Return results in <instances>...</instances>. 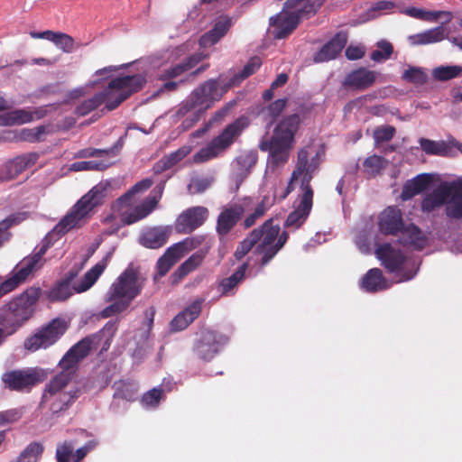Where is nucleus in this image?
Here are the masks:
<instances>
[{"label": "nucleus", "mask_w": 462, "mask_h": 462, "mask_svg": "<svg viewBox=\"0 0 462 462\" xmlns=\"http://www.w3.org/2000/svg\"><path fill=\"white\" fill-rule=\"evenodd\" d=\"M312 146L306 145L299 149L297 161L291 172V181L301 178L300 189L302 194L296 208L291 212L284 223L285 227L300 228L307 220L313 205V189L310 181L314 172L321 163V152L318 151L314 155L311 152Z\"/></svg>", "instance_id": "f257e3e1"}, {"label": "nucleus", "mask_w": 462, "mask_h": 462, "mask_svg": "<svg viewBox=\"0 0 462 462\" xmlns=\"http://www.w3.org/2000/svg\"><path fill=\"white\" fill-rule=\"evenodd\" d=\"M145 83V77L141 74L113 79L103 91L80 102L76 106L74 113L78 116H85L102 104H106V108L108 111L115 110L133 94L140 91Z\"/></svg>", "instance_id": "f03ea898"}, {"label": "nucleus", "mask_w": 462, "mask_h": 462, "mask_svg": "<svg viewBox=\"0 0 462 462\" xmlns=\"http://www.w3.org/2000/svg\"><path fill=\"white\" fill-rule=\"evenodd\" d=\"M301 121L299 114L285 116L276 124L272 135L261 140L258 147L268 152V162L272 166L279 167L288 162Z\"/></svg>", "instance_id": "7ed1b4c3"}, {"label": "nucleus", "mask_w": 462, "mask_h": 462, "mask_svg": "<svg viewBox=\"0 0 462 462\" xmlns=\"http://www.w3.org/2000/svg\"><path fill=\"white\" fill-rule=\"evenodd\" d=\"M145 279L132 266H128L111 284L106 292V301L111 302L101 310V317L107 319L125 311L132 301L141 294Z\"/></svg>", "instance_id": "20e7f679"}, {"label": "nucleus", "mask_w": 462, "mask_h": 462, "mask_svg": "<svg viewBox=\"0 0 462 462\" xmlns=\"http://www.w3.org/2000/svg\"><path fill=\"white\" fill-rule=\"evenodd\" d=\"M109 259L110 254H107L90 268L80 280L76 279L81 271V267H72L46 292L48 300L51 302L65 301L74 293H82L89 290L106 270Z\"/></svg>", "instance_id": "39448f33"}, {"label": "nucleus", "mask_w": 462, "mask_h": 462, "mask_svg": "<svg viewBox=\"0 0 462 462\" xmlns=\"http://www.w3.org/2000/svg\"><path fill=\"white\" fill-rule=\"evenodd\" d=\"M110 187L108 182H99L72 207L70 211L55 226L58 233L66 234L70 229L79 226L80 221L88 217L90 212L103 203L106 191Z\"/></svg>", "instance_id": "423d86ee"}, {"label": "nucleus", "mask_w": 462, "mask_h": 462, "mask_svg": "<svg viewBox=\"0 0 462 462\" xmlns=\"http://www.w3.org/2000/svg\"><path fill=\"white\" fill-rule=\"evenodd\" d=\"M450 198L446 214L450 218H462V179L450 183H442L421 201V210L430 213L444 205Z\"/></svg>", "instance_id": "0eeeda50"}, {"label": "nucleus", "mask_w": 462, "mask_h": 462, "mask_svg": "<svg viewBox=\"0 0 462 462\" xmlns=\"http://www.w3.org/2000/svg\"><path fill=\"white\" fill-rule=\"evenodd\" d=\"M69 384L60 379L50 380L42 394L39 408L47 410L51 416L60 417L79 398L82 391L75 386L67 390Z\"/></svg>", "instance_id": "6e6552de"}, {"label": "nucleus", "mask_w": 462, "mask_h": 462, "mask_svg": "<svg viewBox=\"0 0 462 462\" xmlns=\"http://www.w3.org/2000/svg\"><path fill=\"white\" fill-rule=\"evenodd\" d=\"M263 229V239L254 254L260 256L258 264L260 268L265 267L276 256V254L284 247L288 239L289 234L287 231L281 232L279 225L273 224V219L269 218L261 225Z\"/></svg>", "instance_id": "1a4fd4ad"}, {"label": "nucleus", "mask_w": 462, "mask_h": 462, "mask_svg": "<svg viewBox=\"0 0 462 462\" xmlns=\"http://www.w3.org/2000/svg\"><path fill=\"white\" fill-rule=\"evenodd\" d=\"M48 247V245H43L36 253L24 257L16 264L10 276L0 282V299L14 291L19 285L25 282L35 271L42 267L45 262L43 255L46 254Z\"/></svg>", "instance_id": "9d476101"}, {"label": "nucleus", "mask_w": 462, "mask_h": 462, "mask_svg": "<svg viewBox=\"0 0 462 462\" xmlns=\"http://www.w3.org/2000/svg\"><path fill=\"white\" fill-rule=\"evenodd\" d=\"M244 125L241 119H236L226 126V128L206 146L199 150L193 155L196 163H204L218 156H221L242 134Z\"/></svg>", "instance_id": "9b49d317"}, {"label": "nucleus", "mask_w": 462, "mask_h": 462, "mask_svg": "<svg viewBox=\"0 0 462 462\" xmlns=\"http://www.w3.org/2000/svg\"><path fill=\"white\" fill-rule=\"evenodd\" d=\"M93 342L94 337L88 336L72 346L59 362L60 372L51 380L60 379L63 383L69 384L77 374L79 363L89 355Z\"/></svg>", "instance_id": "f8f14e48"}, {"label": "nucleus", "mask_w": 462, "mask_h": 462, "mask_svg": "<svg viewBox=\"0 0 462 462\" xmlns=\"http://www.w3.org/2000/svg\"><path fill=\"white\" fill-rule=\"evenodd\" d=\"M68 326L61 319H54L42 327L24 341V348L35 352L40 348H48L54 345L67 331Z\"/></svg>", "instance_id": "ddd939ff"}, {"label": "nucleus", "mask_w": 462, "mask_h": 462, "mask_svg": "<svg viewBox=\"0 0 462 462\" xmlns=\"http://www.w3.org/2000/svg\"><path fill=\"white\" fill-rule=\"evenodd\" d=\"M1 380L5 388L9 391L29 393L42 378L40 369L28 367L6 371L1 375Z\"/></svg>", "instance_id": "4468645a"}, {"label": "nucleus", "mask_w": 462, "mask_h": 462, "mask_svg": "<svg viewBox=\"0 0 462 462\" xmlns=\"http://www.w3.org/2000/svg\"><path fill=\"white\" fill-rule=\"evenodd\" d=\"M42 293L39 286H32L27 288L18 296L14 297L5 306L12 312V314L23 325L28 321L35 310V305Z\"/></svg>", "instance_id": "2eb2a0df"}, {"label": "nucleus", "mask_w": 462, "mask_h": 462, "mask_svg": "<svg viewBox=\"0 0 462 462\" xmlns=\"http://www.w3.org/2000/svg\"><path fill=\"white\" fill-rule=\"evenodd\" d=\"M199 245V241L197 238H186L167 248L156 263L157 273L154 275V280H159L165 276L188 251Z\"/></svg>", "instance_id": "dca6fc26"}, {"label": "nucleus", "mask_w": 462, "mask_h": 462, "mask_svg": "<svg viewBox=\"0 0 462 462\" xmlns=\"http://www.w3.org/2000/svg\"><path fill=\"white\" fill-rule=\"evenodd\" d=\"M230 88H232L230 81L220 84L218 79H210L196 88L191 95L199 107L207 111L215 102L219 101Z\"/></svg>", "instance_id": "f3484780"}, {"label": "nucleus", "mask_w": 462, "mask_h": 462, "mask_svg": "<svg viewBox=\"0 0 462 462\" xmlns=\"http://www.w3.org/2000/svg\"><path fill=\"white\" fill-rule=\"evenodd\" d=\"M228 338L212 330L203 331L196 342L193 351L203 361L211 360L226 344Z\"/></svg>", "instance_id": "a211bd4d"}, {"label": "nucleus", "mask_w": 462, "mask_h": 462, "mask_svg": "<svg viewBox=\"0 0 462 462\" xmlns=\"http://www.w3.org/2000/svg\"><path fill=\"white\" fill-rule=\"evenodd\" d=\"M36 152L23 153L8 161L0 169V182L9 181L17 178L22 172L33 166L39 160Z\"/></svg>", "instance_id": "6ab92c4d"}, {"label": "nucleus", "mask_w": 462, "mask_h": 462, "mask_svg": "<svg viewBox=\"0 0 462 462\" xmlns=\"http://www.w3.org/2000/svg\"><path fill=\"white\" fill-rule=\"evenodd\" d=\"M208 217L205 207H192L183 211L176 219L175 229L179 234H190L201 226Z\"/></svg>", "instance_id": "aec40b11"}, {"label": "nucleus", "mask_w": 462, "mask_h": 462, "mask_svg": "<svg viewBox=\"0 0 462 462\" xmlns=\"http://www.w3.org/2000/svg\"><path fill=\"white\" fill-rule=\"evenodd\" d=\"M404 227L402 213L396 206L383 209L378 217V229L385 236H396Z\"/></svg>", "instance_id": "412c9836"}, {"label": "nucleus", "mask_w": 462, "mask_h": 462, "mask_svg": "<svg viewBox=\"0 0 462 462\" xmlns=\"http://www.w3.org/2000/svg\"><path fill=\"white\" fill-rule=\"evenodd\" d=\"M171 226H155L144 229L139 236V244L149 249L162 247L172 234Z\"/></svg>", "instance_id": "4be33fe9"}, {"label": "nucleus", "mask_w": 462, "mask_h": 462, "mask_svg": "<svg viewBox=\"0 0 462 462\" xmlns=\"http://www.w3.org/2000/svg\"><path fill=\"white\" fill-rule=\"evenodd\" d=\"M377 73L365 67H360L346 74L343 86L355 90H365L376 81Z\"/></svg>", "instance_id": "5701e85b"}, {"label": "nucleus", "mask_w": 462, "mask_h": 462, "mask_svg": "<svg viewBox=\"0 0 462 462\" xmlns=\"http://www.w3.org/2000/svg\"><path fill=\"white\" fill-rule=\"evenodd\" d=\"M377 258L389 273H397L401 271L406 256L399 250L395 249L390 244H383L375 250Z\"/></svg>", "instance_id": "b1692460"}, {"label": "nucleus", "mask_w": 462, "mask_h": 462, "mask_svg": "<svg viewBox=\"0 0 462 462\" xmlns=\"http://www.w3.org/2000/svg\"><path fill=\"white\" fill-rule=\"evenodd\" d=\"M245 213L240 204H235L224 208L217 217L216 230L218 236H225L236 226Z\"/></svg>", "instance_id": "393cba45"}, {"label": "nucleus", "mask_w": 462, "mask_h": 462, "mask_svg": "<svg viewBox=\"0 0 462 462\" xmlns=\"http://www.w3.org/2000/svg\"><path fill=\"white\" fill-rule=\"evenodd\" d=\"M204 59L205 55L203 53H193L184 59L182 61L163 69L159 76V79L169 80L177 79L194 69Z\"/></svg>", "instance_id": "a878e982"}, {"label": "nucleus", "mask_w": 462, "mask_h": 462, "mask_svg": "<svg viewBox=\"0 0 462 462\" xmlns=\"http://www.w3.org/2000/svg\"><path fill=\"white\" fill-rule=\"evenodd\" d=\"M347 42V34L338 32L314 56L315 62H324L334 60L342 51Z\"/></svg>", "instance_id": "bb28decb"}, {"label": "nucleus", "mask_w": 462, "mask_h": 462, "mask_svg": "<svg viewBox=\"0 0 462 462\" xmlns=\"http://www.w3.org/2000/svg\"><path fill=\"white\" fill-rule=\"evenodd\" d=\"M159 188V195L147 197L140 205L136 206L132 212L124 216L123 222L125 225H132L139 220L148 217L157 207L162 197L163 186Z\"/></svg>", "instance_id": "cd10ccee"}, {"label": "nucleus", "mask_w": 462, "mask_h": 462, "mask_svg": "<svg viewBox=\"0 0 462 462\" xmlns=\"http://www.w3.org/2000/svg\"><path fill=\"white\" fill-rule=\"evenodd\" d=\"M30 36L33 39H45L53 42L62 51L71 53L75 50L74 39L64 32L47 30L44 32H31Z\"/></svg>", "instance_id": "c85d7f7f"}, {"label": "nucleus", "mask_w": 462, "mask_h": 462, "mask_svg": "<svg viewBox=\"0 0 462 462\" xmlns=\"http://www.w3.org/2000/svg\"><path fill=\"white\" fill-rule=\"evenodd\" d=\"M402 237L400 243L404 246H411L416 250H421L425 247L427 237L422 230L413 223L404 224L403 229L400 231Z\"/></svg>", "instance_id": "c756f323"}, {"label": "nucleus", "mask_w": 462, "mask_h": 462, "mask_svg": "<svg viewBox=\"0 0 462 462\" xmlns=\"http://www.w3.org/2000/svg\"><path fill=\"white\" fill-rule=\"evenodd\" d=\"M231 25V18L227 16L219 17L213 28L201 36L199 40L200 45L204 47L214 45L227 33Z\"/></svg>", "instance_id": "7c9ffc66"}, {"label": "nucleus", "mask_w": 462, "mask_h": 462, "mask_svg": "<svg viewBox=\"0 0 462 462\" xmlns=\"http://www.w3.org/2000/svg\"><path fill=\"white\" fill-rule=\"evenodd\" d=\"M248 267V262L243 263L232 275L220 281L218 290L221 296H232L236 293V288L245 278Z\"/></svg>", "instance_id": "2f4dec72"}, {"label": "nucleus", "mask_w": 462, "mask_h": 462, "mask_svg": "<svg viewBox=\"0 0 462 462\" xmlns=\"http://www.w3.org/2000/svg\"><path fill=\"white\" fill-rule=\"evenodd\" d=\"M432 181L430 174L422 173L419 174L412 180H408L402 190V199L408 200L412 199L414 196L425 191Z\"/></svg>", "instance_id": "473e14b6"}, {"label": "nucleus", "mask_w": 462, "mask_h": 462, "mask_svg": "<svg viewBox=\"0 0 462 462\" xmlns=\"http://www.w3.org/2000/svg\"><path fill=\"white\" fill-rule=\"evenodd\" d=\"M261 226L254 228L236 246L234 257L236 261L242 260L254 248L261 245L263 239Z\"/></svg>", "instance_id": "72a5a7b5"}, {"label": "nucleus", "mask_w": 462, "mask_h": 462, "mask_svg": "<svg viewBox=\"0 0 462 462\" xmlns=\"http://www.w3.org/2000/svg\"><path fill=\"white\" fill-rule=\"evenodd\" d=\"M282 12L291 16H297V19L300 21L315 14L317 9L310 0H286Z\"/></svg>", "instance_id": "f704fd0d"}, {"label": "nucleus", "mask_w": 462, "mask_h": 462, "mask_svg": "<svg viewBox=\"0 0 462 462\" xmlns=\"http://www.w3.org/2000/svg\"><path fill=\"white\" fill-rule=\"evenodd\" d=\"M361 287L367 292L374 293L387 290L390 285L378 268L370 269L363 277Z\"/></svg>", "instance_id": "c9c22d12"}, {"label": "nucleus", "mask_w": 462, "mask_h": 462, "mask_svg": "<svg viewBox=\"0 0 462 462\" xmlns=\"http://www.w3.org/2000/svg\"><path fill=\"white\" fill-rule=\"evenodd\" d=\"M204 256L199 253L193 254L182 263L171 275L172 285L180 283L189 273L195 271L203 262Z\"/></svg>", "instance_id": "e433bc0d"}, {"label": "nucleus", "mask_w": 462, "mask_h": 462, "mask_svg": "<svg viewBox=\"0 0 462 462\" xmlns=\"http://www.w3.org/2000/svg\"><path fill=\"white\" fill-rule=\"evenodd\" d=\"M273 20L272 24L277 27V32H275V38L277 39L286 38L296 29L300 23L297 16H291L286 13L277 15Z\"/></svg>", "instance_id": "4c0bfd02"}, {"label": "nucleus", "mask_w": 462, "mask_h": 462, "mask_svg": "<svg viewBox=\"0 0 462 462\" xmlns=\"http://www.w3.org/2000/svg\"><path fill=\"white\" fill-rule=\"evenodd\" d=\"M187 155V152L184 148L178 149L175 152H171L168 155L163 156L152 167V171L155 174H161L163 171L172 168Z\"/></svg>", "instance_id": "58836bf2"}, {"label": "nucleus", "mask_w": 462, "mask_h": 462, "mask_svg": "<svg viewBox=\"0 0 462 462\" xmlns=\"http://www.w3.org/2000/svg\"><path fill=\"white\" fill-rule=\"evenodd\" d=\"M123 147V140L120 138L112 147L108 149H96L85 148L79 150L76 158H91V157H103V156H116Z\"/></svg>", "instance_id": "ea45409f"}, {"label": "nucleus", "mask_w": 462, "mask_h": 462, "mask_svg": "<svg viewBox=\"0 0 462 462\" xmlns=\"http://www.w3.org/2000/svg\"><path fill=\"white\" fill-rule=\"evenodd\" d=\"M273 205V199H271L268 196H264L256 205L254 211L248 214L244 219V228L247 229L253 226L260 218L265 215V213L272 208Z\"/></svg>", "instance_id": "a19ab883"}, {"label": "nucleus", "mask_w": 462, "mask_h": 462, "mask_svg": "<svg viewBox=\"0 0 462 462\" xmlns=\"http://www.w3.org/2000/svg\"><path fill=\"white\" fill-rule=\"evenodd\" d=\"M26 217V212H18L11 214L6 218L0 221V247H2L5 243L10 239L11 233L9 232V229L25 220Z\"/></svg>", "instance_id": "79ce46f5"}, {"label": "nucleus", "mask_w": 462, "mask_h": 462, "mask_svg": "<svg viewBox=\"0 0 462 462\" xmlns=\"http://www.w3.org/2000/svg\"><path fill=\"white\" fill-rule=\"evenodd\" d=\"M26 217V212H18L11 214L6 218L0 221V247H2L5 243L10 239L11 233L9 232V229L25 220Z\"/></svg>", "instance_id": "37998d69"}, {"label": "nucleus", "mask_w": 462, "mask_h": 462, "mask_svg": "<svg viewBox=\"0 0 462 462\" xmlns=\"http://www.w3.org/2000/svg\"><path fill=\"white\" fill-rule=\"evenodd\" d=\"M152 185L151 179H143L135 183L126 193L118 198L116 201V207L122 209L124 207H129L132 204V199L134 194L149 189Z\"/></svg>", "instance_id": "c03bdc74"}, {"label": "nucleus", "mask_w": 462, "mask_h": 462, "mask_svg": "<svg viewBox=\"0 0 462 462\" xmlns=\"http://www.w3.org/2000/svg\"><path fill=\"white\" fill-rule=\"evenodd\" d=\"M0 119L5 125H15L30 123L34 119V116L32 112L29 110L14 109L4 114Z\"/></svg>", "instance_id": "a18cd8bd"}, {"label": "nucleus", "mask_w": 462, "mask_h": 462, "mask_svg": "<svg viewBox=\"0 0 462 462\" xmlns=\"http://www.w3.org/2000/svg\"><path fill=\"white\" fill-rule=\"evenodd\" d=\"M23 325L4 305L0 311V329L8 337L14 334Z\"/></svg>", "instance_id": "49530a36"}, {"label": "nucleus", "mask_w": 462, "mask_h": 462, "mask_svg": "<svg viewBox=\"0 0 462 462\" xmlns=\"http://www.w3.org/2000/svg\"><path fill=\"white\" fill-rule=\"evenodd\" d=\"M262 60L260 57H252L244 66L243 69L230 79L232 87L239 85L243 80L254 74L261 67Z\"/></svg>", "instance_id": "de8ad7c7"}, {"label": "nucleus", "mask_w": 462, "mask_h": 462, "mask_svg": "<svg viewBox=\"0 0 462 462\" xmlns=\"http://www.w3.org/2000/svg\"><path fill=\"white\" fill-rule=\"evenodd\" d=\"M43 450L41 443L32 442L22 451L15 462H38Z\"/></svg>", "instance_id": "09e8293b"}, {"label": "nucleus", "mask_w": 462, "mask_h": 462, "mask_svg": "<svg viewBox=\"0 0 462 462\" xmlns=\"http://www.w3.org/2000/svg\"><path fill=\"white\" fill-rule=\"evenodd\" d=\"M236 161L240 171V181H242L243 179L245 178L250 172L251 169L256 164L257 153L254 152H247L239 155Z\"/></svg>", "instance_id": "8fccbe9b"}, {"label": "nucleus", "mask_w": 462, "mask_h": 462, "mask_svg": "<svg viewBox=\"0 0 462 462\" xmlns=\"http://www.w3.org/2000/svg\"><path fill=\"white\" fill-rule=\"evenodd\" d=\"M462 72V68L457 65L439 66L433 69L432 76L439 81H447L458 77Z\"/></svg>", "instance_id": "3c124183"}, {"label": "nucleus", "mask_w": 462, "mask_h": 462, "mask_svg": "<svg viewBox=\"0 0 462 462\" xmlns=\"http://www.w3.org/2000/svg\"><path fill=\"white\" fill-rule=\"evenodd\" d=\"M420 144L422 151L430 155H446L448 150L444 142H436L426 138H420Z\"/></svg>", "instance_id": "603ef678"}, {"label": "nucleus", "mask_w": 462, "mask_h": 462, "mask_svg": "<svg viewBox=\"0 0 462 462\" xmlns=\"http://www.w3.org/2000/svg\"><path fill=\"white\" fill-rule=\"evenodd\" d=\"M377 50L371 53V60L375 62H381L390 59L393 52V46L391 42L382 40L377 43Z\"/></svg>", "instance_id": "864d4df0"}, {"label": "nucleus", "mask_w": 462, "mask_h": 462, "mask_svg": "<svg viewBox=\"0 0 462 462\" xmlns=\"http://www.w3.org/2000/svg\"><path fill=\"white\" fill-rule=\"evenodd\" d=\"M365 171L371 176H376L384 168V159L379 155L367 157L363 163Z\"/></svg>", "instance_id": "5fc2aeb1"}, {"label": "nucleus", "mask_w": 462, "mask_h": 462, "mask_svg": "<svg viewBox=\"0 0 462 462\" xmlns=\"http://www.w3.org/2000/svg\"><path fill=\"white\" fill-rule=\"evenodd\" d=\"M109 165V163L104 162L82 161L73 162L69 169L73 171H104L107 169Z\"/></svg>", "instance_id": "6e6d98bb"}, {"label": "nucleus", "mask_w": 462, "mask_h": 462, "mask_svg": "<svg viewBox=\"0 0 462 462\" xmlns=\"http://www.w3.org/2000/svg\"><path fill=\"white\" fill-rule=\"evenodd\" d=\"M162 397L163 389L161 387H154L143 395L141 402L147 408H156Z\"/></svg>", "instance_id": "4d7b16f0"}, {"label": "nucleus", "mask_w": 462, "mask_h": 462, "mask_svg": "<svg viewBox=\"0 0 462 462\" xmlns=\"http://www.w3.org/2000/svg\"><path fill=\"white\" fill-rule=\"evenodd\" d=\"M402 79L410 83L421 85L427 81L428 76L420 68L411 67L403 72Z\"/></svg>", "instance_id": "13d9d810"}, {"label": "nucleus", "mask_w": 462, "mask_h": 462, "mask_svg": "<svg viewBox=\"0 0 462 462\" xmlns=\"http://www.w3.org/2000/svg\"><path fill=\"white\" fill-rule=\"evenodd\" d=\"M396 133L395 127L393 125L378 126L374 131V139L375 143H383L391 141Z\"/></svg>", "instance_id": "bf43d9fd"}, {"label": "nucleus", "mask_w": 462, "mask_h": 462, "mask_svg": "<svg viewBox=\"0 0 462 462\" xmlns=\"http://www.w3.org/2000/svg\"><path fill=\"white\" fill-rule=\"evenodd\" d=\"M204 302V298H197L190 304H189L183 310H181L180 313L188 317L189 321L192 323L200 315Z\"/></svg>", "instance_id": "052dcab7"}, {"label": "nucleus", "mask_w": 462, "mask_h": 462, "mask_svg": "<svg viewBox=\"0 0 462 462\" xmlns=\"http://www.w3.org/2000/svg\"><path fill=\"white\" fill-rule=\"evenodd\" d=\"M47 133V128L45 125H39L31 129H23L22 131L21 138L23 141L30 143H36L42 140L43 135Z\"/></svg>", "instance_id": "680f3d73"}, {"label": "nucleus", "mask_w": 462, "mask_h": 462, "mask_svg": "<svg viewBox=\"0 0 462 462\" xmlns=\"http://www.w3.org/2000/svg\"><path fill=\"white\" fill-rule=\"evenodd\" d=\"M74 447L71 442L64 441L58 445L56 449V459L58 462H69L72 458Z\"/></svg>", "instance_id": "e2e57ef3"}, {"label": "nucleus", "mask_w": 462, "mask_h": 462, "mask_svg": "<svg viewBox=\"0 0 462 462\" xmlns=\"http://www.w3.org/2000/svg\"><path fill=\"white\" fill-rule=\"evenodd\" d=\"M287 105V98H279L269 104L265 111L272 118V122L275 121L280 116L282 112L285 109Z\"/></svg>", "instance_id": "0e129e2a"}, {"label": "nucleus", "mask_w": 462, "mask_h": 462, "mask_svg": "<svg viewBox=\"0 0 462 462\" xmlns=\"http://www.w3.org/2000/svg\"><path fill=\"white\" fill-rule=\"evenodd\" d=\"M205 112L206 110L199 107L186 116L180 125L181 131L186 132L192 128L201 119Z\"/></svg>", "instance_id": "69168bd1"}, {"label": "nucleus", "mask_w": 462, "mask_h": 462, "mask_svg": "<svg viewBox=\"0 0 462 462\" xmlns=\"http://www.w3.org/2000/svg\"><path fill=\"white\" fill-rule=\"evenodd\" d=\"M211 185V180L206 178L192 179L188 186L189 191L192 194L204 192Z\"/></svg>", "instance_id": "338daca9"}, {"label": "nucleus", "mask_w": 462, "mask_h": 462, "mask_svg": "<svg viewBox=\"0 0 462 462\" xmlns=\"http://www.w3.org/2000/svg\"><path fill=\"white\" fill-rule=\"evenodd\" d=\"M198 108H199V105L197 104V101L193 98V96L190 93L188 98L180 105L176 114L178 116H186L188 114H191Z\"/></svg>", "instance_id": "774afa93"}]
</instances>
